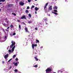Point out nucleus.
Wrapping results in <instances>:
<instances>
[{
  "instance_id": "obj_33",
  "label": "nucleus",
  "mask_w": 73,
  "mask_h": 73,
  "mask_svg": "<svg viewBox=\"0 0 73 73\" xmlns=\"http://www.w3.org/2000/svg\"><path fill=\"white\" fill-rule=\"evenodd\" d=\"M29 17H31V14H29Z\"/></svg>"
},
{
  "instance_id": "obj_41",
  "label": "nucleus",
  "mask_w": 73,
  "mask_h": 73,
  "mask_svg": "<svg viewBox=\"0 0 73 73\" xmlns=\"http://www.w3.org/2000/svg\"><path fill=\"white\" fill-rule=\"evenodd\" d=\"M15 60H16V61H17V60H18V58H16L15 59Z\"/></svg>"
},
{
  "instance_id": "obj_30",
  "label": "nucleus",
  "mask_w": 73,
  "mask_h": 73,
  "mask_svg": "<svg viewBox=\"0 0 73 73\" xmlns=\"http://www.w3.org/2000/svg\"><path fill=\"white\" fill-rule=\"evenodd\" d=\"M12 60V58H11L8 61V62H10V61H11V60Z\"/></svg>"
},
{
  "instance_id": "obj_10",
  "label": "nucleus",
  "mask_w": 73,
  "mask_h": 73,
  "mask_svg": "<svg viewBox=\"0 0 73 73\" xmlns=\"http://www.w3.org/2000/svg\"><path fill=\"white\" fill-rule=\"evenodd\" d=\"M25 30L26 31V32H29V31H28V28H25Z\"/></svg>"
},
{
  "instance_id": "obj_31",
  "label": "nucleus",
  "mask_w": 73,
  "mask_h": 73,
  "mask_svg": "<svg viewBox=\"0 0 73 73\" xmlns=\"http://www.w3.org/2000/svg\"><path fill=\"white\" fill-rule=\"evenodd\" d=\"M54 12H57V10H54Z\"/></svg>"
},
{
  "instance_id": "obj_19",
  "label": "nucleus",
  "mask_w": 73,
  "mask_h": 73,
  "mask_svg": "<svg viewBox=\"0 0 73 73\" xmlns=\"http://www.w3.org/2000/svg\"><path fill=\"white\" fill-rule=\"evenodd\" d=\"M17 65H18L17 63L16 62L14 64V66H17Z\"/></svg>"
},
{
  "instance_id": "obj_38",
  "label": "nucleus",
  "mask_w": 73,
  "mask_h": 73,
  "mask_svg": "<svg viewBox=\"0 0 73 73\" xmlns=\"http://www.w3.org/2000/svg\"><path fill=\"white\" fill-rule=\"evenodd\" d=\"M28 1L29 3H30L31 1V0H28Z\"/></svg>"
},
{
  "instance_id": "obj_15",
  "label": "nucleus",
  "mask_w": 73,
  "mask_h": 73,
  "mask_svg": "<svg viewBox=\"0 0 73 73\" xmlns=\"http://www.w3.org/2000/svg\"><path fill=\"white\" fill-rule=\"evenodd\" d=\"M52 13H54V14H55V15H58V14L57 13H55L54 12H52Z\"/></svg>"
},
{
  "instance_id": "obj_44",
  "label": "nucleus",
  "mask_w": 73,
  "mask_h": 73,
  "mask_svg": "<svg viewBox=\"0 0 73 73\" xmlns=\"http://www.w3.org/2000/svg\"><path fill=\"white\" fill-rule=\"evenodd\" d=\"M2 63H3V64H4V63H5V62H4V61H2Z\"/></svg>"
},
{
  "instance_id": "obj_4",
  "label": "nucleus",
  "mask_w": 73,
  "mask_h": 73,
  "mask_svg": "<svg viewBox=\"0 0 73 73\" xmlns=\"http://www.w3.org/2000/svg\"><path fill=\"white\" fill-rule=\"evenodd\" d=\"M48 5V3H46V5L44 8V10L45 11H46V7H47Z\"/></svg>"
},
{
  "instance_id": "obj_22",
  "label": "nucleus",
  "mask_w": 73,
  "mask_h": 73,
  "mask_svg": "<svg viewBox=\"0 0 73 73\" xmlns=\"http://www.w3.org/2000/svg\"><path fill=\"white\" fill-rule=\"evenodd\" d=\"M54 9H57V6H55L54 8Z\"/></svg>"
},
{
  "instance_id": "obj_27",
  "label": "nucleus",
  "mask_w": 73,
  "mask_h": 73,
  "mask_svg": "<svg viewBox=\"0 0 73 73\" xmlns=\"http://www.w3.org/2000/svg\"><path fill=\"white\" fill-rule=\"evenodd\" d=\"M36 42H38V43H39V40H38L36 39Z\"/></svg>"
},
{
  "instance_id": "obj_48",
  "label": "nucleus",
  "mask_w": 73,
  "mask_h": 73,
  "mask_svg": "<svg viewBox=\"0 0 73 73\" xmlns=\"http://www.w3.org/2000/svg\"><path fill=\"white\" fill-rule=\"evenodd\" d=\"M1 4H2V3H0V5H1Z\"/></svg>"
},
{
  "instance_id": "obj_14",
  "label": "nucleus",
  "mask_w": 73,
  "mask_h": 73,
  "mask_svg": "<svg viewBox=\"0 0 73 73\" xmlns=\"http://www.w3.org/2000/svg\"><path fill=\"white\" fill-rule=\"evenodd\" d=\"M32 23V21H31V20H30L28 22V23L29 24H31V23Z\"/></svg>"
},
{
  "instance_id": "obj_29",
  "label": "nucleus",
  "mask_w": 73,
  "mask_h": 73,
  "mask_svg": "<svg viewBox=\"0 0 73 73\" xmlns=\"http://www.w3.org/2000/svg\"><path fill=\"white\" fill-rule=\"evenodd\" d=\"M14 50H15V49L14 48H12V51L13 52V51H14Z\"/></svg>"
},
{
  "instance_id": "obj_55",
  "label": "nucleus",
  "mask_w": 73,
  "mask_h": 73,
  "mask_svg": "<svg viewBox=\"0 0 73 73\" xmlns=\"http://www.w3.org/2000/svg\"><path fill=\"white\" fill-rule=\"evenodd\" d=\"M18 64H19V62H17V63Z\"/></svg>"
},
{
  "instance_id": "obj_24",
  "label": "nucleus",
  "mask_w": 73,
  "mask_h": 73,
  "mask_svg": "<svg viewBox=\"0 0 73 73\" xmlns=\"http://www.w3.org/2000/svg\"><path fill=\"white\" fill-rule=\"evenodd\" d=\"M10 27L11 28H12L13 27V26L12 25H11L10 26Z\"/></svg>"
},
{
  "instance_id": "obj_32",
  "label": "nucleus",
  "mask_w": 73,
  "mask_h": 73,
  "mask_svg": "<svg viewBox=\"0 0 73 73\" xmlns=\"http://www.w3.org/2000/svg\"><path fill=\"white\" fill-rule=\"evenodd\" d=\"M3 31L4 32V33H5L6 32H5V29H3Z\"/></svg>"
},
{
  "instance_id": "obj_17",
  "label": "nucleus",
  "mask_w": 73,
  "mask_h": 73,
  "mask_svg": "<svg viewBox=\"0 0 73 73\" xmlns=\"http://www.w3.org/2000/svg\"><path fill=\"white\" fill-rule=\"evenodd\" d=\"M25 12L26 13H29V11L28 10H26L25 11Z\"/></svg>"
},
{
  "instance_id": "obj_25",
  "label": "nucleus",
  "mask_w": 73,
  "mask_h": 73,
  "mask_svg": "<svg viewBox=\"0 0 73 73\" xmlns=\"http://www.w3.org/2000/svg\"><path fill=\"white\" fill-rule=\"evenodd\" d=\"M43 19L45 21H47V19L46 18V19Z\"/></svg>"
},
{
  "instance_id": "obj_9",
  "label": "nucleus",
  "mask_w": 73,
  "mask_h": 73,
  "mask_svg": "<svg viewBox=\"0 0 73 73\" xmlns=\"http://www.w3.org/2000/svg\"><path fill=\"white\" fill-rule=\"evenodd\" d=\"M5 21L7 23V24H8L9 23V21H8V19H7V18H6L5 19Z\"/></svg>"
},
{
  "instance_id": "obj_47",
  "label": "nucleus",
  "mask_w": 73,
  "mask_h": 73,
  "mask_svg": "<svg viewBox=\"0 0 73 73\" xmlns=\"http://www.w3.org/2000/svg\"><path fill=\"white\" fill-rule=\"evenodd\" d=\"M7 38V36H5V38Z\"/></svg>"
},
{
  "instance_id": "obj_50",
  "label": "nucleus",
  "mask_w": 73,
  "mask_h": 73,
  "mask_svg": "<svg viewBox=\"0 0 73 73\" xmlns=\"http://www.w3.org/2000/svg\"><path fill=\"white\" fill-rule=\"evenodd\" d=\"M16 1H19L20 0H15Z\"/></svg>"
},
{
  "instance_id": "obj_36",
  "label": "nucleus",
  "mask_w": 73,
  "mask_h": 73,
  "mask_svg": "<svg viewBox=\"0 0 73 73\" xmlns=\"http://www.w3.org/2000/svg\"><path fill=\"white\" fill-rule=\"evenodd\" d=\"M19 29H21V26H20V25H19Z\"/></svg>"
},
{
  "instance_id": "obj_52",
  "label": "nucleus",
  "mask_w": 73,
  "mask_h": 73,
  "mask_svg": "<svg viewBox=\"0 0 73 73\" xmlns=\"http://www.w3.org/2000/svg\"><path fill=\"white\" fill-rule=\"evenodd\" d=\"M60 73H62V72H63L62 71H60Z\"/></svg>"
},
{
  "instance_id": "obj_7",
  "label": "nucleus",
  "mask_w": 73,
  "mask_h": 73,
  "mask_svg": "<svg viewBox=\"0 0 73 73\" xmlns=\"http://www.w3.org/2000/svg\"><path fill=\"white\" fill-rule=\"evenodd\" d=\"M8 55H9L8 54L5 55L4 57L5 58V59H7V58H8Z\"/></svg>"
},
{
  "instance_id": "obj_35",
  "label": "nucleus",
  "mask_w": 73,
  "mask_h": 73,
  "mask_svg": "<svg viewBox=\"0 0 73 73\" xmlns=\"http://www.w3.org/2000/svg\"><path fill=\"white\" fill-rule=\"evenodd\" d=\"M8 51L9 52H12V51H11V50H9Z\"/></svg>"
},
{
  "instance_id": "obj_28",
  "label": "nucleus",
  "mask_w": 73,
  "mask_h": 73,
  "mask_svg": "<svg viewBox=\"0 0 73 73\" xmlns=\"http://www.w3.org/2000/svg\"><path fill=\"white\" fill-rule=\"evenodd\" d=\"M33 45H34V46H37V44H33Z\"/></svg>"
},
{
  "instance_id": "obj_46",
  "label": "nucleus",
  "mask_w": 73,
  "mask_h": 73,
  "mask_svg": "<svg viewBox=\"0 0 73 73\" xmlns=\"http://www.w3.org/2000/svg\"><path fill=\"white\" fill-rule=\"evenodd\" d=\"M35 14H37V12L36 11L35 12Z\"/></svg>"
},
{
  "instance_id": "obj_37",
  "label": "nucleus",
  "mask_w": 73,
  "mask_h": 73,
  "mask_svg": "<svg viewBox=\"0 0 73 73\" xmlns=\"http://www.w3.org/2000/svg\"><path fill=\"white\" fill-rule=\"evenodd\" d=\"M14 71H15V72H17L18 70H17L15 69V70Z\"/></svg>"
},
{
  "instance_id": "obj_56",
  "label": "nucleus",
  "mask_w": 73,
  "mask_h": 73,
  "mask_svg": "<svg viewBox=\"0 0 73 73\" xmlns=\"http://www.w3.org/2000/svg\"><path fill=\"white\" fill-rule=\"evenodd\" d=\"M1 11V9H0V12Z\"/></svg>"
},
{
  "instance_id": "obj_11",
  "label": "nucleus",
  "mask_w": 73,
  "mask_h": 73,
  "mask_svg": "<svg viewBox=\"0 0 73 73\" xmlns=\"http://www.w3.org/2000/svg\"><path fill=\"white\" fill-rule=\"evenodd\" d=\"M38 9H39V8H37V7H35V10L36 11H37Z\"/></svg>"
},
{
  "instance_id": "obj_8",
  "label": "nucleus",
  "mask_w": 73,
  "mask_h": 73,
  "mask_svg": "<svg viewBox=\"0 0 73 73\" xmlns=\"http://www.w3.org/2000/svg\"><path fill=\"white\" fill-rule=\"evenodd\" d=\"M52 9V6H50L48 8V10L50 11Z\"/></svg>"
},
{
  "instance_id": "obj_20",
  "label": "nucleus",
  "mask_w": 73,
  "mask_h": 73,
  "mask_svg": "<svg viewBox=\"0 0 73 73\" xmlns=\"http://www.w3.org/2000/svg\"><path fill=\"white\" fill-rule=\"evenodd\" d=\"M12 14L13 15H14V16H16V13H12Z\"/></svg>"
},
{
  "instance_id": "obj_43",
  "label": "nucleus",
  "mask_w": 73,
  "mask_h": 73,
  "mask_svg": "<svg viewBox=\"0 0 73 73\" xmlns=\"http://www.w3.org/2000/svg\"><path fill=\"white\" fill-rule=\"evenodd\" d=\"M17 21H18V22H20V21L19 20H17Z\"/></svg>"
},
{
  "instance_id": "obj_18",
  "label": "nucleus",
  "mask_w": 73,
  "mask_h": 73,
  "mask_svg": "<svg viewBox=\"0 0 73 73\" xmlns=\"http://www.w3.org/2000/svg\"><path fill=\"white\" fill-rule=\"evenodd\" d=\"M15 57H16V55H14L13 56V58H15Z\"/></svg>"
},
{
  "instance_id": "obj_40",
  "label": "nucleus",
  "mask_w": 73,
  "mask_h": 73,
  "mask_svg": "<svg viewBox=\"0 0 73 73\" xmlns=\"http://www.w3.org/2000/svg\"><path fill=\"white\" fill-rule=\"evenodd\" d=\"M13 36H15V35H16V33H14L13 34Z\"/></svg>"
},
{
  "instance_id": "obj_3",
  "label": "nucleus",
  "mask_w": 73,
  "mask_h": 73,
  "mask_svg": "<svg viewBox=\"0 0 73 73\" xmlns=\"http://www.w3.org/2000/svg\"><path fill=\"white\" fill-rule=\"evenodd\" d=\"M12 7H13V4H9L7 5L8 8H11Z\"/></svg>"
},
{
  "instance_id": "obj_6",
  "label": "nucleus",
  "mask_w": 73,
  "mask_h": 73,
  "mask_svg": "<svg viewBox=\"0 0 73 73\" xmlns=\"http://www.w3.org/2000/svg\"><path fill=\"white\" fill-rule=\"evenodd\" d=\"M19 4L21 5L22 6H23V5H24V3L23 2H20Z\"/></svg>"
},
{
  "instance_id": "obj_12",
  "label": "nucleus",
  "mask_w": 73,
  "mask_h": 73,
  "mask_svg": "<svg viewBox=\"0 0 73 73\" xmlns=\"http://www.w3.org/2000/svg\"><path fill=\"white\" fill-rule=\"evenodd\" d=\"M3 25H4V27H7L6 26V25H7V26H8V24L6 25V24H5V23H3L2 24Z\"/></svg>"
},
{
  "instance_id": "obj_1",
  "label": "nucleus",
  "mask_w": 73,
  "mask_h": 73,
  "mask_svg": "<svg viewBox=\"0 0 73 73\" xmlns=\"http://www.w3.org/2000/svg\"><path fill=\"white\" fill-rule=\"evenodd\" d=\"M11 43H12V44L10 46V48H13V46H14V45H15L16 44V43H15V42L13 41H11Z\"/></svg>"
},
{
  "instance_id": "obj_16",
  "label": "nucleus",
  "mask_w": 73,
  "mask_h": 73,
  "mask_svg": "<svg viewBox=\"0 0 73 73\" xmlns=\"http://www.w3.org/2000/svg\"><path fill=\"white\" fill-rule=\"evenodd\" d=\"M5 1V0H0V2H4Z\"/></svg>"
},
{
  "instance_id": "obj_57",
  "label": "nucleus",
  "mask_w": 73,
  "mask_h": 73,
  "mask_svg": "<svg viewBox=\"0 0 73 73\" xmlns=\"http://www.w3.org/2000/svg\"><path fill=\"white\" fill-rule=\"evenodd\" d=\"M35 1H37V0H35Z\"/></svg>"
},
{
  "instance_id": "obj_54",
  "label": "nucleus",
  "mask_w": 73,
  "mask_h": 73,
  "mask_svg": "<svg viewBox=\"0 0 73 73\" xmlns=\"http://www.w3.org/2000/svg\"><path fill=\"white\" fill-rule=\"evenodd\" d=\"M7 32H8V31H8V30H7Z\"/></svg>"
},
{
  "instance_id": "obj_34",
  "label": "nucleus",
  "mask_w": 73,
  "mask_h": 73,
  "mask_svg": "<svg viewBox=\"0 0 73 73\" xmlns=\"http://www.w3.org/2000/svg\"><path fill=\"white\" fill-rule=\"evenodd\" d=\"M29 9V7L28 6V7H27V9Z\"/></svg>"
},
{
  "instance_id": "obj_2",
  "label": "nucleus",
  "mask_w": 73,
  "mask_h": 73,
  "mask_svg": "<svg viewBox=\"0 0 73 73\" xmlns=\"http://www.w3.org/2000/svg\"><path fill=\"white\" fill-rule=\"evenodd\" d=\"M52 71V68H48L46 70V73L48 72H50Z\"/></svg>"
},
{
  "instance_id": "obj_42",
  "label": "nucleus",
  "mask_w": 73,
  "mask_h": 73,
  "mask_svg": "<svg viewBox=\"0 0 73 73\" xmlns=\"http://www.w3.org/2000/svg\"><path fill=\"white\" fill-rule=\"evenodd\" d=\"M35 30H36V31H37V29H38L37 28H35Z\"/></svg>"
},
{
  "instance_id": "obj_59",
  "label": "nucleus",
  "mask_w": 73,
  "mask_h": 73,
  "mask_svg": "<svg viewBox=\"0 0 73 73\" xmlns=\"http://www.w3.org/2000/svg\"><path fill=\"white\" fill-rule=\"evenodd\" d=\"M1 20H0V21H1Z\"/></svg>"
},
{
  "instance_id": "obj_26",
  "label": "nucleus",
  "mask_w": 73,
  "mask_h": 73,
  "mask_svg": "<svg viewBox=\"0 0 73 73\" xmlns=\"http://www.w3.org/2000/svg\"><path fill=\"white\" fill-rule=\"evenodd\" d=\"M33 44L32 45V47L33 49H34V48H35Z\"/></svg>"
},
{
  "instance_id": "obj_21",
  "label": "nucleus",
  "mask_w": 73,
  "mask_h": 73,
  "mask_svg": "<svg viewBox=\"0 0 73 73\" xmlns=\"http://www.w3.org/2000/svg\"><path fill=\"white\" fill-rule=\"evenodd\" d=\"M37 66H38L37 65H36L35 66H33V67H35V68H37Z\"/></svg>"
},
{
  "instance_id": "obj_45",
  "label": "nucleus",
  "mask_w": 73,
  "mask_h": 73,
  "mask_svg": "<svg viewBox=\"0 0 73 73\" xmlns=\"http://www.w3.org/2000/svg\"><path fill=\"white\" fill-rule=\"evenodd\" d=\"M9 27H8L7 28V29H9Z\"/></svg>"
},
{
  "instance_id": "obj_13",
  "label": "nucleus",
  "mask_w": 73,
  "mask_h": 73,
  "mask_svg": "<svg viewBox=\"0 0 73 73\" xmlns=\"http://www.w3.org/2000/svg\"><path fill=\"white\" fill-rule=\"evenodd\" d=\"M34 58L36 60V61H38V59L37 58V56H35V57Z\"/></svg>"
},
{
  "instance_id": "obj_39",
  "label": "nucleus",
  "mask_w": 73,
  "mask_h": 73,
  "mask_svg": "<svg viewBox=\"0 0 73 73\" xmlns=\"http://www.w3.org/2000/svg\"><path fill=\"white\" fill-rule=\"evenodd\" d=\"M15 46H16L15 45L12 48L15 49Z\"/></svg>"
},
{
  "instance_id": "obj_23",
  "label": "nucleus",
  "mask_w": 73,
  "mask_h": 73,
  "mask_svg": "<svg viewBox=\"0 0 73 73\" xmlns=\"http://www.w3.org/2000/svg\"><path fill=\"white\" fill-rule=\"evenodd\" d=\"M35 8V6L34 5H32V6L31 7V9H32V8Z\"/></svg>"
},
{
  "instance_id": "obj_5",
  "label": "nucleus",
  "mask_w": 73,
  "mask_h": 73,
  "mask_svg": "<svg viewBox=\"0 0 73 73\" xmlns=\"http://www.w3.org/2000/svg\"><path fill=\"white\" fill-rule=\"evenodd\" d=\"M26 19V17H25V15H23L22 16V17H21L20 19Z\"/></svg>"
},
{
  "instance_id": "obj_49",
  "label": "nucleus",
  "mask_w": 73,
  "mask_h": 73,
  "mask_svg": "<svg viewBox=\"0 0 73 73\" xmlns=\"http://www.w3.org/2000/svg\"><path fill=\"white\" fill-rule=\"evenodd\" d=\"M10 36H12V33H10Z\"/></svg>"
},
{
  "instance_id": "obj_51",
  "label": "nucleus",
  "mask_w": 73,
  "mask_h": 73,
  "mask_svg": "<svg viewBox=\"0 0 73 73\" xmlns=\"http://www.w3.org/2000/svg\"><path fill=\"white\" fill-rule=\"evenodd\" d=\"M11 68H12V67L10 66V69H11Z\"/></svg>"
},
{
  "instance_id": "obj_58",
  "label": "nucleus",
  "mask_w": 73,
  "mask_h": 73,
  "mask_svg": "<svg viewBox=\"0 0 73 73\" xmlns=\"http://www.w3.org/2000/svg\"><path fill=\"white\" fill-rule=\"evenodd\" d=\"M46 24H47V23H46Z\"/></svg>"
},
{
  "instance_id": "obj_53",
  "label": "nucleus",
  "mask_w": 73,
  "mask_h": 73,
  "mask_svg": "<svg viewBox=\"0 0 73 73\" xmlns=\"http://www.w3.org/2000/svg\"><path fill=\"white\" fill-rule=\"evenodd\" d=\"M5 30L6 31H7V29H5Z\"/></svg>"
}]
</instances>
